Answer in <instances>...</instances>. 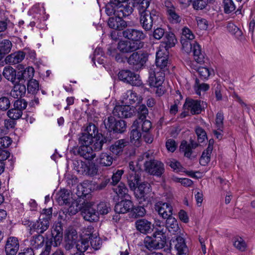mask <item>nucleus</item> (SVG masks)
I'll return each mask as SVG.
<instances>
[{
    "mask_svg": "<svg viewBox=\"0 0 255 255\" xmlns=\"http://www.w3.org/2000/svg\"><path fill=\"white\" fill-rule=\"evenodd\" d=\"M117 120L113 116H109L107 118H106L104 121V124L105 126V128L107 129V131L104 133L106 135L110 134L112 137V139L115 138V135L113 134L114 125L116 124Z\"/></svg>",
    "mask_w": 255,
    "mask_h": 255,
    "instance_id": "e433bc0d",
    "label": "nucleus"
},
{
    "mask_svg": "<svg viewBox=\"0 0 255 255\" xmlns=\"http://www.w3.org/2000/svg\"><path fill=\"white\" fill-rule=\"evenodd\" d=\"M168 52L165 53L162 50H159L156 53V69L160 71L168 72L169 63Z\"/></svg>",
    "mask_w": 255,
    "mask_h": 255,
    "instance_id": "f8f14e48",
    "label": "nucleus"
},
{
    "mask_svg": "<svg viewBox=\"0 0 255 255\" xmlns=\"http://www.w3.org/2000/svg\"><path fill=\"white\" fill-rule=\"evenodd\" d=\"M146 214V211L144 208L141 206H134L132 205V208L129 213L130 217L137 219L139 217H143Z\"/></svg>",
    "mask_w": 255,
    "mask_h": 255,
    "instance_id": "49530a36",
    "label": "nucleus"
},
{
    "mask_svg": "<svg viewBox=\"0 0 255 255\" xmlns=\"http://www.w3.org/2000/svg\"><path fill=\"white\" fill-rule=\"evenodd\" d=\"M122 15H117L109 17L108 25L111 28L117 31L122 30L127 27V22L123 19Z\"/></svg>",
    "mask_w": 255,
    "mask_h": 255,
    "instance_id": "a211bd4d",
    "label": "nucleus"
},
{
    "mask_svg": "<svg viewBox=\"0 0 255 255\" xmlns=\"http://www.w3.org/2000/svg\"><path fill=\"white\" fill-rule=\"evenodd\" d=\"M140 45L136 42H132L129 40H121L117 45V48L120 52L123 53H133L134 51L141 49Z\"/></svg>",
    "mask_w": 255,
    "mask_h": 255,
    "instance_id": "2eb2a0df",
    "label": "nucleus"
},
{
    "mask_svg": "<svg viewBox=\"0 0 255 255\" xmlns=\"http://www.w3.org/2000/svg\"><path fill=\"white\" fill-rule=\"evenodd\" d=\"M94 138L89 134L85 132L81 133V135L79 138V143L81 145H85L87 146H90L91 143L93 142Z\"/></svg>",
    "mask_w": 255,
    "mask_h": 255,
    "instance_id": "69168bd1",
    "label": "nucleus"
},
{
    "mask_svg": "<svg viewBox=\"0 0 255 255\" xmlns=\"http://www.w3.org/2000/svg\"><path fill=\"white\" fill-rule=\"evenodd\" d=\"M135 226L136 229L143 234L150 233L153 229V225L145 219L137 220L135 222Z\"/></svg>",
    "mask_w": 255,
    "mask_h": 255,
    "instance_id": "aec40b11",
    "label": "nucleus"
},
{
    "mask_svg": "<svg viewBox=\"0 0 255 255\" xmlns=\"http://www.w3.org/2000/svg\"><path fill=\"white\" fill-rule=\"evenodd\" d=\"M113 190L121 199L131 198L128 193V189L123 182L120 183L117 187L113 188Z\"/></svg>",
    "mask_w": 255,
    "mask_h": 255,
    "instance_id": "c03bdc74",
    "label": "nucleus"
},
{
    "mask_svg": "<svg viewBox=\"0 0 255 255\" xmlns=\"http://www.w3.org/2000/svg\"><path fill=\"white\" fill-rule=\"evenodd\" d=\"M84 132L94 137L100 134L98 132V128L96 125L92 123L87 124L84 129Z\"/></svg>",
    "mask_w": 255,
    "mask_h": 255,
    "instance_id": "864d4df0",
    "label": "nucleus"
},
{
    "mask_svg": "<svg viewBox=\"0 0 255 255\" xmlns=\"http://www.w3.org/2000/svg\"><path fill=\"white\" fill-rule=\"evenodd\" d=\"M141 171H132L127 177L128 186L131 190L135 189L140 183Z\"/></svg>",
    "mask_w": 255,
    "mask_h": 255,
    "instance_id": "bb28decb",
    "label": "nucleus"
},
{
    "mask_svg": "<svg viewBox=\"0 0 255 255\" xmlns=\"http://www.w3.org/2000/svg\"><path fill=\"white\" fill-rule=\"evenodd\" d=\"M121 3L110 0L105 6V12L109 16L119 15L120 12Z\"/></svg>",
    "mask_w": 255,
    "mask_h": 255,
    "instance_id": "f704fd0d",
    "label": "nucleus"
},
{
    "mask_svg": "<svg viewBox=\"0 0 255 255\" xmlns=\"http://www.w3.org/2000/svg\"><path fill=\"white\" fill-rule=\"evenodd\" d=\"M148 82L150 87L153 88V91L156 96L160 97L163 95L165 89L162 84L164 81L165 73L162 71L156 70L152 66L148 70Z\"/></svg>",
    "mask_w": 255,
    "mask_h": 255,
    "instance_id": "f03ea898",
    "label": "nucleus"
},
{
    "mask_svg": "<svg viewBox=\"0 0 255 255\" xmlns=\"http://www.w3.org/2000/svg\"><path fill=\"white\" fill-rule=\"evenodd\" d=\"M233 245L237 249L241 252H244L247 247L245 241L241 237L234 238Z\"/></svg>",
    "mask_w": 255,
    "mask_h": 255,
    "instance_id": "680f3d73",
    "label": "nucleus"
},
{
    "mask_svg": "<svg viewBox=\"0 0 255 255\" xmlns=\"http://www.w3.org/2000/svg\"><path fill=\"white\" fill-rule=\"evenodd\" d=\"M137 113V119L134 122L138 124V122H141V120L146 119V117L148 115V110L145 105L142 104L140 105L136 110Z\"/></svg>",
    "mask_w": 255,
    "mask_h": 255,
    "instance_id": "09e8293b",
    "label": "nucleus"
},
{
    "mask_svg": "<svg viewBox=\"0 0 255 255\" xmlns=\"http://www.w3.org/2000/svg\"><path fill=\"white\" fill-rule=\"evenodd\" d=\"M128 142L125 139H121L117 140L110 147V150L116 155H121L125 146L128 145Z\"/></svg>",
    "mask_w": 255,
    "mask_h": 255,
    "instance_id": "2f4dec72",
    "label": "nucleus"
},
{
    "mask_svg": "<svg viewBox=\"0 0 255 255\" xmlns=\"http://www.w3.org/2000/svg\"><path fill=\"white\" fill-rule=\"evenodd\" d=\"M77 154L88 160H91L96 156L93 148L91 146L81 145L77 149Z\"/></svg>",
    "mask_w": 255,
    "mask_h": 255,
    "instance_id": "b1692460",
    "label": "nucleus"
},
{
    "mask_svg": "<svg viewBox=\"0 0 255 255\" xmlns=\"http://www.w3.org/2000/svg\"><path fill=\"white\" fill-rule=\"evenodd\" d=\"M130 133V142L136 146H139L140 144L141 133L140 129L138 128V124L133 122L131 127Z\"/></svg>",
    "mask_w": 255,
    "mask_h": 255,
    "instance_id": "393cba45",
    "label": "nucleus"
},
{
    "mask_svg": "<svg viewBox=\"0 0 255 255\" xmlns=\"http://www.w3.org/2000/svg\"><path fill=\"white\" fill-rule=\"evenodd\" d=\"M84 219L88 221L93 222L99 220V212L93 207L91 203H87L81 209Z\"/></svg>",
    "mask_w": 255,
    "mask_h": 255,
    "instance_id": "ddd939ff",
    "label": "nucleus"
},
{
    "mask_svg": "<svg viewBox=\"0 0 255 255\" xmlns=\"http://www.w3.org/2000/svg\"><path fill=\"white\" fill-rule=\"evenodd\" d=\"M149 54L145 50H136L128 58V63L134 70L138 71L144 68L148 60Z\"/></svg>",
    "mask_w": 255,
    "mask_h": 255,
    "instance_id": "20e7f679",
    "label": "nucleus"
},
{
    "mask_svg": "<svg viewBox=\"0 0 255 255\" xmlns=\"http://www.w3.org/2000/svg\"><path fill=\"white\" fill-rule=\"evenodd\" d=\"M191 52H192L194 59L197 63L199 64L204 63L205 53L202 51L201 46L196 41H194Z\"/></svg>",
    "mask_w": 255,
    "mask_h": 255,
    "instance_id": "c756f323",
    "label": "nucleus"
},
{
    "mask_svg": "<svg viewBox=\"0 0 255 255\" xmlns=\"http://www.w3.org/2000/svg\"><path fill=\"white\" fill-rule=\"evenodd\" d=\"M79 208L78 207L77 203L73 202L71 205L68 206V207H65L63 209V212L65 214L66 216H72L75 215L78 213Z\"/></svg>",
    "mask_w": 255,
    "mask_h": 255,
    "instance_id": "052dcab7",
    "label": "nucleus"
},
{
    "mask_svg": "<svg viewBox=\"0 0 255 255\" xmlns=\"http://www.w3.org/2000/svg\"><path fill=\"white\" fill-rule=\"evenodd\" d=\"M111 208L110 204L105 202H101L97 206V211L99 212V215H106L107 214Z\"/></svg>",
    "mask_w": 255,
    "mask_h": 255,
    "instance_id": "0e129e2a",
    "label": "nucleus"
},
{
    "mask_svg": "<svg viewBox=\"0 0 255 255\" xmlns=\"http://www.w3.org/2000/svg\"><path fill=\"white\" fill-rule=\"evenodd\" d=\"M22 113L21 111H18V110L13 107L11 109H9L7 112V116L11 119L16 120L21 117Z\"/></svg>",
    "mask_w": 255,
    "mask_h": 255,
    "instance_id": "774afa93",
    "label": "nucleus"
},
{
    "mask_svg": "<svg viewBox=\"0 0 255 255\" xmlns=\"http://www.w3.org/2000/svg\"><path fill=\"white\" fill-rule=\"evenodd\" d=\"M165 226L169 232L173 234L177 233L180 230L178 222L172 215L166 219Z\"/></svg>",
    "mask_w": 255,
    "mask_h": 255,
    "instance_id": "4c0bfd02",
    "label": "nucleus"
},
{
    "mask_svg": "<svg viewBox=\"0 0 255 255\" xmlns=\"http://www.w3.org/2000/svg\"><path fill=\"white\" fill-rule=\"evenodd\" d=\"M212 150L206 148L204 150L200 158L199 162L202 166H206L211 159V154L212 152Z\"/></svg>",
    "mask_w": 255,
    "mask_h": 255,
    "instance_id": "5fc2aeb1",
    "label": "nucleus"
},
{
    "mask_svg": "<svg viewBox=\"0 0 255 255\" xmlns=\"http://www.w3.org/2000/svg\"><path fill=\"white\" fill-rule=\"evenodd\" d=\"M63 227L61 223L55 224L51 230V235L46 239L41 234L33 236L30 241L32 249L38 250L44 247L39 255H49L52 246L56 247L60 245L63 239Z\"/></svg>",
    "mask_w": 255,
    "mask_h": 255,
    "instance_id": "f257e3e1",
    "label": "nucleus"
},
{
    "mask_svg": "<svg viewBox=\"0 0 255 255\" xmlns=\"http://www.w3.org/2000/svg\"><path fill=\"white\" fill-rule=\"evenodd\" d=\"M166 164L170 166L173 171L176 172H182L184 168L181 163L174 158H168L165 161Z\"/></svg>",
    "mask_w": 255,
    "mask_h": 255,
    "instance_id": "3c124183",
    "label": "nucleus"
},
{
    "mask_svg": "<svg viewBox=\"0 0 255 255\" xmlns=\"http://www.w3.org/2000/svg\"><path fill=\"white\" fill-rule=\"evenodd\" d=\"M180 150L181 152H184V156L190 158L191 154L192 153V149L188 144L187 141L186 140H183L180 145Z\"/></svg>",
    "mask_w": 255,
    "mask_h": 255,
    "instance_id": "bf43d9fd",
    "label": "nucleus"
},
{
    "mask_svg": "<svg viewBox=\"0 0 255 255\" xmlns=\"http://www.w3.org/2000/svg\"><path fill=\"white\" fill-rule=\"evenodd\" d=\"M134 3L132 1L126 2L125 3H121L120 12L119 14V15H122L124 17L130 15L133 10V7H134Z\"/></svg>",
    "mask_w": 255,
    "mask_h": 255,
    "instance_id": "58836bf2",
    "label": "nucleus"
},
{
    "mask_svg": "<svg viewBox=\"0 0 255 255\" xmlns=\"http://www.w3.org/2000/svg\"><path fill=\"white\" fill-rule=\"evenodd\" d=\"M142 100L141 97L138 96L134 91L128 90L123 94L121 102L123 104L132 106L139 104Z\"/></svg>",
    "mask_w": 255,
    "mask_h": 255,
    "instance_id": "6ab92c4d",
    "label": "nucleus"
},
{
    "mask_svg": "<svg viewBox=\"0 0 255 255\" xmlns=\"http://www.w3.org/2000/svg\"><path fill=\"white\" fill-rule=\"evenodd\" d=\"M149 184L147 182H142L136 186L135 189L132 190L134 191V194L135 197L140 200L146 201L147 199V193L149 190Z\"/></svg>",
    "mask_w": 255,
    "mask_h": 255,
    "instance_id": "5701e85b",
    "label": "nucleus"
},
{
    "mask_svg": "<svg viewBox=\"0 0 255 255\" xmlns=\"http://www.w3.org/2000/svg\"><path fill=\"white\" fill-rule=\"evenodd\" d=\"M125 53H123L118 49L112 46H109L107 50V54L114 58L118 63H125L127 62L128 57L125 56Z\"/></svg>",
    "mask_w": 255,
    "mask_h": 255,
    "instance_id": "c85d7f7f",
    "label": "nucleus"
},
{
    "mask_svg": "<svg viewBox=\"0 0 255 255\" xmlns=\"http://www.w3.org/2000/svg\"><path fill=\"white\" fill-rule=\"evenodd\" d=\"M161 42V45L167 51L169 48L174 47L177 42L174 34L170 31H166Z\"/></svg>",
    "mask_w": 255,
    "mask_h": 255,
    "instance_id": "473e14b6",
    "label": "nucleus"
},
{
    "mask_svg": "<svg viewBox=\"0 0 255 255\" xmlns=\"http://www.w3.org/2000/svg\"><path fill=\"white\" fill-rule=\"evenodd\" d=\"M159 12L154 8L150 11H144L139 15V23L145 31H150L153 26L159 19Z\"/></svg>",
    "mask_w": 255,
    "mask_h": 255,
    "instance_id": "39448f33",
    "label": "nucleus"
},
{
    "mask_svg": "<svg viewBox=\"0 0 255 255\" xmlns=\"http://www.w3.org/2000/svg\"><path fill=\"white\" fill-rule=\"evenodd\" d=\"M203 101L199 100L186 98L183 108L189 111L192 115H198L204 109V107L201 105V103L203 104Z\"/></svg>",
    "mask_w": 255,
    "mask_h": 255,
    "instance_id": "9b49d317",
    "label": "nucleus"
},
{
    "mask_svg": "<svg viewBox=\"0 0 255 255\" xmlns=\"http://www.w3.org/2000/svg\"><path fill=\"white\" fill-rule=\"evenodd\" d=\"M155 211L159 217L166 219L173 214V207L170 204L162 201H158L154 205Z\"/></svg>",
    "mask_w": 255,
    "mask_h": 255,
    "instance_id": "4468645a",
    "label": "nucleus"
},
{
    "mask_svg": "<svg viewBox=\"0 0 255 255\" xmlns=\"http://www.w3.org/2000/svg\"><path fill=\"white\" fill-rule=\"evenodd\" d=\"M94 138H95V141L93 144V148L96 151L101 150L104 143H109L113 140L110 134L106 135L104 133H100Z\"/></svg>",
    "mask_w": 255,
    "mask_h": 255,
    "instance_id": "a878e982",
    "label": "nucleus"
},
{
    "mask_svg": "<svg viewBox=\"0 0 255 255\" xmlns=\"http://www.w3.org/2000/svg\"><path fill=\"white\" fill-rule=\"evenodd\" d=\"M151 0H139L137 3L136 6L138 10V13L141 14L144 11H150L149 5Z\"/></svg>",
    "mask_w": 255,
    "mask_h": 255,
    "instance_id": "6e6d98bb",
    "label": "nucleus"
},
{
    "mask_svg": "<svg viewBox=\"0 0 255 255\" xmlns=\"http://www.w3.org/2000/svg\"><path fill=\"white\" fill-rule=\"evenodd\" d=\"M25 54V52L19 50L6 56L5 60L7 64H16L19 63L24 59Z\"/></svg>",
    "mask_w": 255,
    "mask_h": 255,
    "instance_id": "cd10ccee",
    "label": "nucleus"
},
{
    "mask_svg": "<svg viewBox=\"0 0 255 255\" xmlns=\"http://www.w3.org/2000/svg\"><path fill=\"white\" fill-rule=\"evenodd\" d=\"M174 247L177 251V255H188V248L187 247L184 238L176 235L172 237L169 242V248Z\"/></svg>",
    "mask_w": 255,
    "mask_h": 255,
    "instance_id": "1a4fd4ad",
    "label": "nucleus"
},
{
    "mask_svg": "<svg viewBox=\"0 0 255 255\" xmlns=\"http://www.w3.org/2000/svg\"><path fill=\"white\" fill-rule=\"evenodd\" d=\"M14 86L11 91V95L15 98H21L26 93V88L24 84L17 83L13 84Z\"/></svg>",
    "mask_w": 255,
    "mask_h": 255,
    "instance_id": "ea45409f",
    "label": "nucleus"
},
{
    "mask_svg": "<svg viewBox=\"0 0 255 255\" xmlns=\"http://www.w3.org/2000/svg\"><path fill=\"white\" fill-rule=\"evenodd\" d=\"M123 37L130 41L137 43L140 45V48L144 46V42L142 41L146 36V34L141 30L132 28H128L123 31Z\"/></svg>",
    "mask_w": 255,
    "mask_h": 255,
    "instance_id": "0eeeda50",
    "label": "nucleus"
},
{
    "mask_svg": "<svg viewBox=\"0 0 255 255\" xmlns=\"http://www.w3.org/2000/svg\"><path fill=\"white\" fill-rule=\"evenodd\" d=\"M93 230L94 228L91 226H89L87 227V229L85 230V233L86 237H90L88 239L89 240V245H91L92 248L97 250L101 248L102 241L100 237L93 234Z\"/></svg>",
    "mask_w": 255,
    "mask_h": 255,
    "instance_id": "412c9836",
    "label": "nucleus"
},
{
    "mask_svg": "<svg viewBox=\"0 0 255 255\" xmlns=\"http://www.w3.org/2000/svg\"><path fill=\"white\" fill-rule=\"evenodd\" d=\"M118 77L120 81L132 86L139 87L142 84L141 80L139 79V75L129 70H120Z\"/></svg>",
    "mask_w": 255,
    "mask_h": 255,
    "instance_id": "6e6552de",
    "label": "nucleus"
},
{
    "mask_svg": "<svg viewBox=\"0 0 255 255\" xmlns=\"http://www.w3.org/2000/svg\"><path fill=\"white\" fill-rule=\"evenodd\" d=\"M73 169L80 174L85 175L87 170V164L82 160H75L73 161Z\"/></svg>",
    "mask_w": 255,
    "mask_h": 255,
    "instance_id": "de8ad7c7",
    "label": "nucleus"
},
{
    "mask_svg": "<svg viewBox=\"0 0 255 255\" xmlns=\"http://www.w3.org/2000/svg\"><path fill=\"white\" fill-rule=\"evenodd\" d=\"M113 159L110 153L102 152L97 159V162L101 166H110L112 164Z\"/></svg>",
    "mask_w": 255,
    "mask_h": 255,
    "instance_id": "37998d69",
    "label": "nucleus"
},
{
    "mask_svg": "<svg viewBox=\"0 0 255 255\" xmlns=\"http://www.w3.org/2000/svg\"><path fill=\"white\" fill-rule=\"evenodd\" d=\"M167 13L170 21L173 23H179L181 21V17L175 12V8L172 6L168 8Z\"/></svg>",
    "mask_w": 255,
    "mask_h": 255,
    "instance_id": "603ef678",
    "label": "nucleus"
},
{
    "mask_svg": "<svg viewBox=\"0 0 255 255\" xmlns=\"http://www.w3.org/2000/svg\"><path fill=\"white\" fill-rule=\"evenodd\" d=\"M2 75L8 81L12 84L18 83V72L10 66H6L4 68Z\"/></svg>",
    "mask_w": 255,
    "mask_h": 255,
    "instance_id": "7c9ffc66",
    "label": "nucleus"
},
{
    "mask_svg": "<svg viewBox=\"0 0 255 255\" xmlns=\"http://www.w3.org/2000/svg\"><path fill=\"white\" fill-rule=\"evenodd\" d=\"M89 238L86 237L85 231H84L81 236V240L76 244L77 251L84 253L87 250L89 247V240H88Z\"/></svg>",
    "mask_w": 255,
    "mask_h": 255,
    "instance_id": "a19ab883",
    "label": "nucleus"
},
{
    "mask_svg": "<svg viewBox=\"0 0 255 255\" xmlns=\"http://www.w3.org/2000/svg\"><path fill=\"white\" fill-rule=\"evenodd\" d=\"M223 6L224 12L230 14L236 9L235 5L232 0H224Z\"/></svg>",
    "mask_w": 255,
    "mask_h": 255,
    "instance_id": "e2e57ef3",
    "label": "nucleus"
},
{
    "mask_svg": "<svg viewBox=\"0 0 255 255\" xmlns=\"http://www.w3.org/2000/svg\"><path fill=\"white\" fill-rule=\"evenodd\" d=\"M12 43L8 39H3L0 41V60L11 50Z\"/></svg>",
    "mask_w": 255,
    "mask_h": 255,
    "instance_id": "a18cd8bd",
    "label": "nucleus"
},
{
    "mask_svg": "<svg viewBox=\"0 0 255 255\" xmlns=\"http://www.w3.org/2000/svg\"><path fill=\"white\" fill-rule=\"evenodd\" d=\"M190 66L192 69L198 72L200 78L203 81L207 80L211 74V71L208 68L205 67H197L191 62L190 63Z\"/></svg>",
    "mask_w": 255,
    "mask_h": 255,
    "instance_id": "79ce46f5",
    "label": "nucleus"
},
{
    "mask_svg": "<svg viewBox=\"0 0 255 255\" xmlns=\"http://www.w3.org/2000/svg\"><path fill=\"white\" fill-rule=\"evenodd\" d=\"M31 231L36 232L38 234H42L46 231L49 227V222L47 219L39 218L36 222L30 224Z\"/></svg>",
    "mask_w": 255,
    "mask_h": 255,
    "instance_id": "4be33fe9",
    "label": "nucleus"
},
{
    "mask_svg": "<svg viewBox=\"0 0 255 255\" xmlns=\"http://www.w3.org/2000/svg\"><path fill=\"white\" fill-rule=\"evenodd\" d=\"M115 206L114 210L116 214H125L129 213L132 207L133 202L130 198L121 199Z\"/></svg>",
    "mask_w": 255,
    "mask_h": 255,
    "instance_id": "f3484780",
    "label": "nucleus"
},
{
    "mask_svg": "<svg viewBox=\"0 0 255 255\" xmlns=\"http://www.w3.org/2000/svg\"><path fill=\"white\" fill-rule=\"evenodd\" d=\"M17 99L14 101L13 106V107L17 110L23 111L26 109L27 106V102L25 100L21 98H17Z\"/></svg>",
    "mask_w": 255,
    "mask_h": 255,
    "instance_id": "338daca9",
    "label": "nucleus"
},
{
    "mask_svg": "<svg viewBox=\"0 0 255 255\" xmlns=\"http://www.w3.org/2000/svg\"><path fill=\"white\" fill-rule=\"evenodd\" d=\"M19 248L18 238L15 237H9L7 238L4 249L6 255H16Z\"/></svg>",
    "mask_w": 255,
    "mask_h": 255,
    "instance_id": "dca6fc26",
    "label": "nucleus"
},
{
    "mask_svg": "<svg viewBox=\"0 0 255 255\" xmlns=\"http://www.w3.org/2000/svg\"><path fill=\"white\" fill-rule=\"evenodd\" d=\"M56 200L60 205H69L72 199L69 191L65 189L60 190L57 194Z\"/></svg>",
    "mask_w": 255,
    "mask_h": 255,
    "instance_id": "72a5a7b5",
    "label": "nucleus"
},
{
    "mask_svg": "<svg viewBox=\"0 0 255 255\" xmlns=\"http://www.w3.org/2000/svg\"><path fill=\"white\" fill-rule=\"evenodd\" d=\"M135 109V108L133 106L122 104L121 105H116L115 107L113 114L114 116L119 118H128L133 116Z\"/></svg>",
    "mask_w": 255,
    "mask_h": 255,
    "instance_id": "9d476101",
    "label": "nucleus"
},
{
    "mask_svg": "<svg viewBox=\"0 0 255 255\" xmlns=\"http://www.w3.org/2000/svg\"><path fill=\"white\" fill-rule=\"evenodd\" d=\"M34 69L32 67H28L23 70L18 71V83L31 80L34 76Z\"/></svg>",
    "mask_w": 255,
    "mask_h": 255,
    "instance_id": "c9c22d12",
    "label": "nucleus"
},
{
    "mask_svg": "<svg viewBox=\"0 0 255 255\" xmlns=\"http://www.w3.org/2000/svg\"><path fill=\"white\" fill-rule=\"evenodd\" d=\"M10 96H1L0 97V110L2 112L8 111L11 105Z\"/></svg>",
    "mask_w": 255,
    "mask_h": 255,
    "instance_id": "4d7b16f0",
    "label": "nucleus"
},
{
    "mask_svg": "<svg viewBox=\"0 0 255 255\" xmlns=\"http://www.w3.org/2000/svg\"><path fill=\"white\" fill-rule=\"evenodd\" d=\"M114 126L115 127L113 131L114 135L116 133H122L124 132L126 130L127 128L126 122L123 120H117Z\"/></svg>",
    "mask_w": 255,
    "mask_h": 255,
    "instance_id": "13d9d810",
    "label": "nucleus"
},
{
    "mask_svg": "<svg viewBox=\"0 0 255 255\" xmlns=\"http://www.w3.org/2000/svg\"><path fill=\"white\" fill-rule=\"evenodd\" d=\"M39 89V84L38 81L32 79L27 82V91L28 94L35 95Z\"/></svg>",
    "mask_w": 255,
    "mask_h": 255,
    "instance_id": "8fccbe9b",
    "label": "nucleus"
},
{
    "mask_svg": "<svg viewBox=\"0 0 255 255\" xmlns=\"http://www.w3.org/2000/svg\"><path fill=\"white\" fill-rule=\"evenodd\" d=\"M144 246L149 251L161 249L166 244V237L163 230L156 229L151 236L144 239Z\"/></svg>",
    "mask_w": 255,
    "mask_h": 255,
    "instance_id": "7ed1b4c3",
    "label": "nucleus"
},
{
    "mask_svg": "<svg viewBox=\"0 0 255 255\" xmlns=\"http://www.w3.org/2000/svg\"><path fill=\"white\" fill-rule=\"evenodd\" d=\"M145 171L149 174L160 177L165 171L164 165L160 161L150 159L144 163Z\"/></svg>",
    "mask_w": 255,
    "mask_h": 255,
    "instance_id": "423d86ee",
    "label": "nucleus"
}]
</instances>
